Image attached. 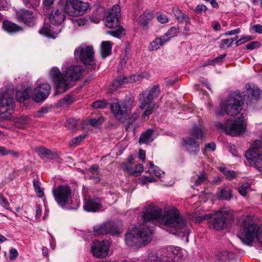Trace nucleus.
Returning <instances> with one entry per match:
<instances>
[{
	"label": "nucleus",
	"instance_id": "3",
	"mask_svg": "<svg viewBox=\"0 0 262 262\" xmlns=\"http://www.w3.org/2000/svg\"><path fill=\"white\" fill-rule=\"evenodd\" d=\"M82 68L79 66H71L61 73L56 67H53L49 73V77L53 86L58 94L67 91L70 87L71 81L77 80L80 77Z\"/></svg>",
	"mask_w": 262,
	"mask_h": 262
},
{
	"label": "nucleus",
	"instance_id": "62",
	"mask_svg": "<svg viewBox=\"0 0 262 262\" xmlns=\"http://www.w3.org/2000/svg\"><path fill=\"white\" fill-rule=\"evenodd\" d=\"M172 12L177 19H178L182 13V12L178 7H173Z\"/></svg>",
	"mask_w": 262,
	"mask_h": 262
},
{
	"label": "nucleus",
	"instance_id": "40",
	"mask_svg": "<svg viewBox=\"0 0 262 262\" xmlns=\"http://www.w3.org/2000/svg\"><path fill=\"white\" fill-rule=\"evenodd\" d=\"M86 137V135H82L78 136L73 139L69 142V145L71 147H75L79 145L82 140Z\"/></svg>",
	"mask_w": 262,
	"mask_h": 262
},
{
	"label": "nucleus",
	"instance_id": "50",
	"mask_svg": "<svg viewBox=\"0 0 262 262\" xmlns=\"http://www.w3.org/2000/svg\"><path fill=\"white\" fill-rule=\"evenodd\" d=\"M216 149V145L214 143L211 142L206 145L205 148L203 150V153L205 155L208 150L214 151Z\"/></svg>",
	"mask_w": 262,
	"mask_h": 262
},
{
	"label": "nucleus",
	"instance_id": "39",
	"mask_svg": "<svg viewBox=\"0 0 262 262\" xmlns=\"http://www.w3.org/2000/svg\"><path fill=\"white\" fill-rule=\"evenodd\" d=\"M220 170L229 180H231L236 176V173L233 170H230L225 167H221Z\"/></svg>",
	"mask_w": 262,
	"mask_h": 262
},
{
	"label": "nucleus",
	"instance_id": "57",
	"mask_svg": "<svg viewBox=\"0 0 262 262\" xmlns=\"http://www.w3.org/2000/svg\"><path fill=\"white\" fill-rule=\"evenodd\" d=\"M158 21L161 23L164 24L168 21V19L166 15L164 14H160L157 17Z\"/></svg>",
	"mask_w": 262,
	"mask_h": 262
},
{
	"label": "nucleus",
	"instance_id": "44",
	"mask_svg": "<svg viewBox=\"0 0 262 262\" xmlns=\"http://www.w3.org/2000/svg\"><path fill=\"white\" fill-rule=\"evenodd\" d=\"M88 20L85 17L78 18L74 21L75 27H81L86 25Z\"/></svg>",
	"mask_w": 262,
	"mask_h": 262
},
{
	"label": "nucleus",
	"instance_id": "55",
	"mask_svg": "<svg viewBox=\"0 0 262 262\" xmlns=\"http://www.w3.org/2000/svg\"><path fill=\"white\" fill-rule=\"evenodd\" d=\"M101 16L99 14H96V13H95L94 15H92L90 17L91 21L95 24L99 23L101 19Z\"/></svg>",
	"mask_w": 262,
	"mask_h": 262
},
{
	"label": "nucleus",
	"instance_id": "19",
	"mask_svg": "<svg viewBox=\"0 0 262 262\" xmlns=\"http://www.w3.org/2000/svg\"><path fill=\"white\" fill-rule=\"evenodd\" d=\"M16 18L29 26L34 25L35 18L33 14L28 10H20L16 12Z\"/></svg>",
	"mask_w": 262,
	"mask_h": 262
},
{
	"label": "nucleus",
	"instance_id": "18",
	"mask_svg": "<svg viewBox=\"0 0 262 262\" xmlns=\"http://www.w3.org/2000/svg\"><path fill=\"white\" fill-rule=\"evenodd\" d=\"M101 203L98 198H89L85 200L83 208L88 212H96L101 208Z\"/></svg>",
	"mask_w": 262,
	"mask_h": 262
},
{
	"label": "nucleus",
	"instance_id": "21",
	"mask_svg": "<svg viewBox=\"0 0 262 262\" xmlns=\"http://www.w3.org/2000/svg\"><path fill=\"white\" fill-rule=\"evenodd\" d=\"M185 147L192 155H195L200 150L199 145L191 138H188L185 140Z\"/></svg>",
	"mask_w": 262,
	"mask_h": 262
},
{
	"label": "nucleus",
	"instance_id": "28",
	"mask_svg": "<svg viewBox=\"0 0 262 262\" xmlns=\"http://www.w3.org/2000/svg\"><path fill=\"white\" fill-rule=\"evenodd\" d=\"M154 130L151 129H148L145 133H143L140 138V144H148L154 140L153 137Z\"/></svg>",
	"mask_w": 262,
	"mask_h": 262
},
{
	"label": "nucleus",
	"instance_id": "7",
	"mask_svg": "<svg viewBox=\"0 0 262 262\" xmlns=\"http://www.w3.org/2000/svg\"><path fill=\"white\" fill-rule=\"evenodd\" d=\"M160 92L159 85H155L140 95L139 99L141 103L140 108L145 110L142 117L148 116L152 114L155 106L153 100L158 97Z\"/></svg>",
	"mask_w": 262,
	"mask_h": 262
},
{
	"label": "nucleus",
	"instance_id": "6",
	"mask_svg": "<svg viewBox=\"0 0 262 262\" xmlns=\"http://www.w3.org/2000/svg\"><path fill=\"white\" fill-rule=\"evenodd\" d=\"M243 229L238 237L244 244L251 245L255 237L256 231V237L258 242L262 245V225L258 228L256 225L247 222L243 221Z\"/></svg>",
	"mask_w": 262,
	"mask_h": 262
},
{
	"label": "nucleus",
	"instance_id": "35",
	"mask_svg": "<svg viewBox=\"0 0 262 262\" xmlns=\"http://www.w3.org/2000/svg\"><path fill=\"white\" fill-rule=\"evenodd\" d=\"M217 256L220 261H225L233 258L234 254L227 251H222L217 253Z\"/></svg>",
	"mask_w": 262,
	"mask_h": 262
},
{
	"label": "nucleus",
	"instance_id": "25",
	"mask_svg": "<svg viewBox=\"0 0 262 262\" xmlns=\"http://www.w3.org/2000/svg\"><path fill=\"white\" fill-rule=\"evenodd\" d=\"M3 28L8 33H14L22 30V29L15 24L6 20L3 23Z\"/></svg>",
	"mask_w": 262,
	"mask_h": 262
},
{
	"label": "nucleus",
	"instance_id": "1",
	"mask_svg": "<svg viewBox=\"0 0 262 262\" xmlns=\"http://www.w3.org/2000/svg\"><path fill=\"white\" fill-rule=\"evenodd\" d=\"M244 101L242 96L235 93L222 101L220 108L216 111V114L222 115L227 114L236 118L228 119L225 124L217 122L215 124L216 127L232 136H238L243 134L247 125L245 119L246 113L243 111V106Z\"/></svg>",
	"mask_w": 262,
	"mask_h": 262
},
{
	"label": "nucleus",
	"instance_id": "23",
	"mask_svg": "<svg viewBox=\"0 0 262 262\" xmlns=\"http://www.w3.org/2000/svg\"><path fill=\"white\" fill-rule=\"evenodd\" d=\"M246 88L248 97L250 96L252 100H256L260 97L261 92L257 86L247 84Z\"/></svg>",
	"mask_w": 262,
	"mask_h": 262
},
{
	"label": "nucleus",
	"instance_id": "26",
	"mask_svg": "<svg viewBox=\"0 0 262 262\" xmlns=\"http://www.w3.org/2000/svg\"><path fill=\"white\" fill-rule=\"evenodd\" d=\"M37 152L42 158L55 159L57 157L55 152H52L51 150L47 149L44 147H40L37 148Z\"/></svg>",
	"mask_w": 262,
	"mask_h": 262
},
{
	"label": "nucleus",
	"instance_id": "10",
	"mask_svg": "<svg viewBox=\"0 0 262 262\" xmlns=\"http://www.w3.org/2000/svg\"><path fill=\"white\" fill-rule=\"evenodd\" d=\"M232 219V211L227 208H223L214 214L212 220L209 223V227L216 230H221Z\"/></svg>",
	"mask_w": 262,
	"mask_h": 262
},
{
	"label": "nucleus",
	"instance_id": "20",
	"mask_svg": "<svg viewBox=\"0 0 262 262\" xmlns=\"http://www.w3.org/2000/svg\"><path fill=\"white\" fill-rule=\"evenodd\" d=\"M139 78L140 76L139 75H134L128 77H125L122 78L115 80L113 82L112 86L114 88L112 89V90H115L124 83H133L139 80Z\"/></svg>",
	"mask_w": 262,
	"mask_h": 262
},
{
	"label": "nucleus",
	"instance_id": "2",
	"mask_svg": "<svg viewBox=\"0 0 262 262\" xmlns=\"http://www.w3.org/2000/svg\"><path fill=\"white\" fill-rule=\"evenodd\" d=\"M162 210L149 206L142 213V217L145 223L151 222H159L165 226L166 229L172 234L184 230L185 234L188 235V230L186 229L187 222L181 215L176 208L168 209L162 213Z\"/></svg>",
	"mask_w": 262,
	"mask_h": 262
},
{
	"label": "nucleus",
	"instance_id": "11",
	"mask_svg": "<svg viewBox=\"0 0 262 262\" xmlns=\"http://www.w3.org/2000/svg\"><path fill=\"white\" fill-rule=\"evenodd\" d=\"M92 47L83 44L76 48L74 51L75 59L84 64L93 66L95 64Z\"/></svg>",
	"mask_w": 262,
	"mask_h": 262
},
{
	"label": "nucleus",
	"instance_id": "34",
	"mask_svg": "<svg viewBox=\"0 0 262 262\" xmlns=\"http://www.w3.org/2000/svg\"><path fill=\"white\" fill-rule=\"evenodd\" d=\"M149 164L150 166L147 171L149 173L157 177H161L164 174V172L158 167L154 165L151 162H149Z\"/></svg>",
	"mask_w": 262,
	"mask_h": 262
},
{
	"label": "nucleus",
	"instance_id": "58",
	"mask_svg": "<svg viewBox=\"0 0 262 262\" xmlns=\"http://www.w3.org/2000/svg\"><path fill=\"white\" fill-rule=\"evenodd\" d=\"M55 0H43V3L46 9H50Z\"/></svg>",
	"mask_w": 262,
	"mask_h": 262
},
{
	"label": "nucleus",
	"instance_id": "60",
	"mask_svg": "<svg viewBox=\"0 0 262 262\" xmlns=\"http://www.w3.org/2000/svg\"><path fill=\"white\" fill-rule=\"evenodd\" d=\"M155 181L156 180L154 178L149 177H144L142 180V182L144 184H148L149 183H152Z\"/></svg>",
	"mask_w": 262,
	"mask_h": 262
},
{
	"label": "nucleus",
	"instance_id": "51",
	"mask_svg": "<svg viewBox=\"0 0 262 262\" xmlns=\"http://www.w3.org/2000/svg\"><path fill=\"white\" fill-rule=\"evenodd\" d=\"M94 244V246H110L112 244V241L108 239L103 240L101 242H99L96 240L93 241Z\"/></svg>",
	"mask_w": 262,
	"mask_h": 262
},
{
	"label": "nucleus",
	"instance_id": "64",
	"mask_svg": "<svg viewBox=\"0 0 262 262\" xmlns=\"http://www.w3.org/2000/svg\"><path fill=\"white\" fill-rule=\"evenodd\" d=\"M9 150L4 146H0V156H5L9 154Z\"/></svg>",
	"mask_w": 262,
	"mask_h": 262
},
{
	"label": "nucleus",
	"instance_id": "43",
	"mask_svg": "<svg viewBox=\"0 0 262 262\" xmlns=\"http://www.w3.org/2000/svg\"><path fill=\"white\" fill-rule=\"evenodd\" d=\"M104 121V118L101 116L98 119L93 118L89 121V123L93 126H97L102 124Z\"/></svg>",
	"mask_w": 262,
	"mask_h": 262
},
{
	"label": "nucleus",
	"instance_id": "9",
	"mask_svg": "<svg viewBox=\"0 0 262 262\" xmlns=\"http://www.w3.org/2000/svg\"><path fill=\"white\" fill-rule=\"evenodd\" d=\"M13 95L8 92L0 94V120H9L14 109Z\"/></svg>",
	"mask_w": 262,
	"mask_h": 262
},
{
	"label": "nucleus",
	"instance_id": "37",
	"mask_svg": "<svg viewBox=\"0 0 262 262\" xmlns=\"http://www.w3.org/2000/svg\"><path fill=\"white\" fill-rule=\"evenodd\" d=\"M28 122V118L27 117H21L16 120L15 125L17 127L23 129L25 127Z\"/></svg>",
	"mask_w": 262,
	"mask_h": 262
},
{
	"label": "nucleus",
	"instance_id": "33",
	"mask_svg": "<svg viewBox=\"0 0 262 262\" xmlns=\"http://www.w3.org/2000/svg\"><path fill=\"white\" fill-rule=\"evenodd\" d=\"M180 33V28L178 26L171 27L165 34L163 37H165V39L168 41L170 38L177 36Z\"/></svg>",
	"mask_w": 262,
	"mask_h": 262
},
{
	"label": "nucleus",
	"instance_id": "41",
	"mask_svg": "<svg viewBox=\"0 0 262 262\" xmlns=\"http://www.w3.org/2000/svg\"><path fill=\"white\" fill-rule=\"evenodd\" d=\"M33 186L35 192L38 197L42 198L43 196V191L40 186V183L38 181L34 180L33 181Z\"/></svg>",
	"mask_w": 262,
	"mask_h": 262
},
{
	"label": "nucleus",
	"instance_id": "17",
	"mask_svg": "<svg viewBox=\"0 0 262 262\" xmlns=\"http://www.w3.org/2000/svg\"><path fill=\"white\" fill-rule=\"evenodd\" d=\"M63 5H59L58 7L54 11H53L49 16V20L52 26L59 25L61 24L65 18Z\"/></svg>",
	"mask_w": 262,
	"mask_h": 262
},
{
	"label": "nucleus",
	"instance_id": "59",
	"mask_svg": "<svg viewBox=\"0 0 262 262\" xmlns=\"http://www.w3.org/2000/svg\"><path fill=\"white\" fill-rule=\"evenodd\" d=\"M18 256L17 251L14 248L11 249L10 251V258L11 260H14Z\"/></svg>",
	"mask_w": 262,
	"mask_h": 262
},
{
	"label": "nucleus",
	"instance_id": "46",
	"mask_svg": "<svg viewBox=\"0 0 262 262\" xmlns=\"http://www.w3.org/2000/svg\"><path fill=\"white\" fill-rule=\"evenodd\" d=\"M143 171V165L141 164H137L134 170L133 169V176L138 177L141 174Z\"/></svg>",
	"mask_w": 262,
	"mask_h": 262
},
{
	"label": "nucleus",
	"instance_id": "8",
	"mask_svg": "<svg viewBox=\"0 0 262 262\" xmlns=\"http://www.w3.org/2000/svg\"><path fill=\"white\" fill-rule=\"evenodd\" d=\"M245 157L251 165L262 172V141L255 140L246 152Z\"/></svg>",
	"mask_w": 262,
	"mask_h": 262
},
{
	"label": "nucleus",
	"instance_id": "15",
	"mask_svg": "<svg viewBox=\"0 0 262 262\" xmlns=\"http://www.w3.org/2000/svg\"><path fill=\"white\" fill-rule=\"evenodd\" d=\"M120 233V229L115 224L111 222H108L103 225H97L94 227V234L95 236L105 234L117 235Z\"/></svg>",
	"mask_w": 262,
	"mask_h": 262
},
{
	"label": "nucleus",
	"instance_id": "48",
	"mask_svg": "<svg viewBox=\"0 0 262 262\" xmlns=\"http://www.w3.org/2000/svg\"><path fill=\"white\" fill-rule=\"evenodd\" d=\"M206 180V176L204 172H202L198 176L196 180H195V185L198 186L201 185Z\"/></svg>",
	"mask_w": 262,
	"mask_h": 262
},
{
	"label": "nucleus",
	"instance_id": "47",
	"mask_svg": "<svg viewBox=\"0 0 262 262\" xmlns=\"http://www.w3.org/2000/svg\"><path fill=\"white\" fill-rule=\"evenodd\" d=\"M107 103L101 100L96 101L93 102L92 106L95 108H104L106 107Z\"/></svg>",
	"mask_w": 262,
	"mask_h": 262
},
{
	"label": "nucleus",
	"instance_id": "5",
	"mask_svg": "<svg viewBox=\"0 0 262 262\" xmlns=\"http://www.w3.org/2000/svg\"><path fill=\"white\" fill-rule=\"evenodd\" d=\"M104 16L105 25L107 27H117L116 30L107 31V34L117 38H120L125 34L124 29L119 26V18L120 16V8L119 5H114L111 9L105 12Z\"/></svg>",
	"mask_w": 262,
	"mask_h": 262
},
{
	"label": "nucleus",
	"instance_id": "29",
	"mask_svg": "<svg viewBox=\"0 0 262 262\" xmlns=\"http://www.w3.org/2000/svg\"><path fill=\"white\" fill-rule=\"evenodd\" d=\"M112 43L110 41H102L101 45V54L103 58L109 56L112 53Z\"/></svg>",
	"mask_w": 262,
	"mask_h": 262
},
{
	"label": "nucleus",
	"instance_id": "42",
	"mask_svg": "<svg viewBox=\"0 0 262 262\" xmlns=\"http://www.w3.org/2000/svg\"><path fill=\"white\" fill-rule=\"evenodd\" d=\"M250 188V186L249 183H245L243 184L238 188L239 193L245 196L247 193L249 192Z\"/></svg>",
	"mask_w": 262,
	"mask_h": 262
},
{
	"label": "nucleus",
	"instance_id": "63",
	"mask_svg": "<svg viewBox=\"0 0 262 262\" xmlns=\"http://www.w3.org/2000/svg\"><path fill=\"white\" fill-rule=\"evenodd\" d=\"M252 29L256 33H262V26L259 24L255 25L252 26Z\"/></svg>",
	"mask_w": 262,
	"mask_h": 262
},
{
	"label": "nucleus",
	"instance_id": "61",
	"mask_svg": "<svg viewBox=\"0 0 262 262\" xmlns=\"http://www.w3.org/2000/svg\"><path fill=\"white\" fill-rule=\"evenodd\" d=\"M207 7L204 5H199L196 7L195 10L198 13H201L207 10Z\"/></svg>",
	"mask_w": 262,
	"mask_h": 262
},
{
	"label": "nucleus",
	"instance_id": "13",
	"mask_svg": "<svg viewBox=\"0 0 262 262\" xmlns=\"http://www.w3.org/2000/svg\"><path fill=\"white\" fill-rule=\"evenodd\" d=\"M54 199L59 206L63 208L73 202L72 190L70 187L67 185H60L52 190Z\"/></svg>",
	"mask_w": 262,
	"mask_h": 262
},
{
	"label": "nucleus",
	"instance_id": "56",
	"mask_svg": "<svg viewBox=\"0 0 262 262\" xmlns=\"http://www.w3.org/2000/svg\"><path fill=\"white\" fill-rule=\"evenodd\" d=\"M190 26V21L185 23L183 33L184 35H189L191 34Z\"/></svg>",
	"mask_w": 262,
	"mask_h": 262
},
{
	"label": "nucleus",
	"instance_id": "38",
	"mask_svg": "<svg viewBox=\"0 0 262 262\" xmlns=\"http://www.w3.org/2000/svg\"><path fill=\"white\" fill-rule=\"evenodd\" d=\"M211 217V214L210 213H205V214H198V213H195L193 217L195 220V221L197 223H200L202 221L205 220H208L210 219Z\"/></svg>",
	"mask_w": 262,
	"mask_h": 262
},
{
	"label": "nucleus",
	"instance_id": "14",
	"mask_svg": "<svg viewBox=\"0 0 262 262\" xmlns=\"http://www.w3.org/2000/svg\"><path fill=\"white\" fill-rule=\"evenodd\" d=\"M111 110L117 120L121 122L126 120L127 108L126 102L116 100L111 104Z\"/></svg>",
	"mask_w": 262,
	"mask_h": 262
},
{
	"label": "nucleus",
	"instance_id": "31",
	"mask_svg": "<svg viewBox=\"0 0 262 262\" xmlns=\"http://www.w3.org/2000/svg\"><path fill=\"white\" fill-rule=\"evenodd\" d=\"M32 94V89L27 88L23 92L17 91L16 93V98L18 101L23 102L29 99Z\"/></svg>",
	"mask_w": 262,
	"mask_h": 262
},
{
	"label": "nucleus",
	"instance_id": "54",
	"mask_svg": "<svg viewBox=\"0 0 262 262\" xmlns=\"http://www.w3.org/2000/svg\"><path fill=\"white\" fill-rule=\"evenodd\" d=\"M177 19L181 23H186L190 21V18L189 16L183 12Z\"/></svg>",
	"mask_w": 262,
	"mask_h": 262
},
{
	"label": "nucleus",
	"instance_id": "36",
	"mask_svg": "<svg viewBox=\"0 0 262 262\" xmlns=\"http://www.w3.org/2000/svg\"><path fill=\"white\" fill-rule=\"evenodd\" d=\"M204 130L201 127L193 126L191 135L197 139H202L204 137Z\"/></svg>",
	"mask_w": 262,
	"mask_h": 262
},
{
	"label": "nucleus",
	"instance_id": "16",
	"mask_svg": "<svg viewBox=\"0 0 262 262\" xmlns=\"http://www.w3.org/2000/svg\"><path fill=\"white\" fill-rule=\"evenodd\" d=\"M50 85L45 83L39 85L34 90L32 98L35 102H39L43 101L49 96L50 92Z\"/></svg>",
	"mask_w": 262,
	"mask_h": 262
},
{
	"label": "nucleus",
	"instance_id": "52",
	"mask_svg": "<svg viewBox=\"0 0 262 262\" xmlns=\"http://www.w3.org/2000/svg\"><path fill=\"white\" fill-rule=\"evenodd\" d=\"M0 205L6 209H9V203L8 200L0 193Z\"/></svg>",
	"mask_w": 262,
	"mask_h": 262
},
{
	"label": "nucleus",
	"instance_id": "12",
	"mask_svg": "<svg viewBox=\"0 0 262 262\" xmlns=\"http://www.w3.org/2000/svg\"><path fill=\"white\" fill-rule=\"evenodd\" d=\"M64 11L70 16H78L84 14L90 10L88 3L79 0H70L64 7Z\"/></svg>",
	"mask_w": 262,
	"mask_h": 262
},
{
	"label": "nucleus",
	"instance_id": "30",
	"mask_svg": "<svg viewBox=\"0 0 262 262\" xmlns=\"http://www.w3.org/2000/svg\"><path fill=\"white\" fill-rule=\"evenodd\" d=\"M39 33L47 37H53L54 34H56L57 33L54 31V28L53 26L45 24L42 28L39 30Z\"/></svg>",
	"mask_w": 262,
	"mask_h": 262
},
{
	"label": "nucleus",
	"instance_id": "27",
	"mask_svg": "<svg viewBox=\"0 0 262 262\" xmlns=\"http://www.w3.org/2000/svg\"><path fill=\"white\" fill-rule=\"evenodd\" d=\"M152 17L153 15L151 12H146L139 16L138 22L143 28L146 29L149 21L152 19Z\"/></svg>",
	"mask_w": 262,
	"mask_h": 262
},
{
	"label": "nucleus",
	"instance_id": "53",
	"mask_svg": "<svg viewBox=\"0 0 262 262\" xmlns=\"http://www.w3.org/2000/svg\"><path fill=\"white\" fill-rule=\"evenodd\" d=\"M259 43L257 41H253L248 43L246 45V49L248 50H253L259 47Z\"/></svg>",
	"mask_w": 262,
	"mask_h": 262
},
{
	"label": "nucleus",
	"instance_id": "24",
	"mask_svg": "<svg viewBox=\"0 0 262 262\" xmlns=\"http://www.w3.org/2000/svg\"><path fill=\"white\" fill-rule=\"evenodd\" d=\"M216 197L221 200H229L232 198L231 191L227 186H223L216 193Z\"/></svg>",
	"mask_w": 262,
	"mask_h": 262
},
{
	"label": "nucleus",
	"instance_id": "45",
	"mask_svg": "<svg viewBox=\"0 0 262 262\" xmlns=\"http://www.w3.org/2000/svg\"><path fill=\"white\" fill-rule=\"evenodd\" d=\"M233 40L229 39H222L220 43V48L223 49H226L229 48L232 43Z\"/></svg>",
	"mask_w": 262,
	"mask_h": 262
},
{
	"label": "nucleus",
	"instance_id": "49",
	"mask_svg": "<svg viewBox=\"0 0 262 262\" xmlns=\"http://www.w3.org/2000/svg\"><path fill=\"white\" fill-rule=\"evenodd\" d=\"M226 55H222L217 57H216L214 60H209L207 62H206L204 66H207L209 65H212L214 64V62H220L222 61L224 58L225 57Z\"/></svg>",
	"mask_w": 262,
	"mask_h": 262
},
{
	"label": "nucleus",
	"instance_id": "4",
	"mask_svg": "<svg viewBox=\"0 0 262 262\" xmlns=\"http://www.w3.org/2000/svg\"><path fill=\"white\" fill-rule=\"evenodd\" d=\"M153 230L149 228V225H142L139 228L132 226L127 231L125 236L127 245H130L132 243L147 245L151 241Z\"/></svg>",
	"mask_w": 262,
	"mask_h": 262
},
{
	"label": "nucleus",
	"instance_id": "32",
	"mask_svg": "<svg viewBox=\"0 0 262 262\" xmlns=\"http://www.w3.org/2000/svg\"><path fill=\"white\" fill-rule=\"evenodd\" d=\"M166 42H167V39H165V37L162 36L159 38H156L154 41L150 42L149 47V50H156Z\"/></svg>",
	"mask_w": 262,
	"mask_h": 262
},
{
	"label": "nucleus",
	"instance_id": "22",
	"mask_svg": "<svg viewBox=\"0 0 262 262\" xmlns=\"http://www.w3.org/2000/svg\"><path fill=\"white\" fill-rule=\"evenodd\" d=\"M91 251L93 255L98 258H103L109 254L108 247H92Z\"/></svg>",
	"mask_w": 262,
	"mask_h": 262
}]
</instances>
